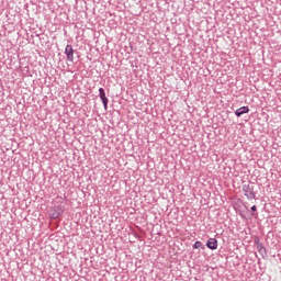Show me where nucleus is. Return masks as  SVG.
Listing matches in <instances>:
<instances>
[{
    "mask_svg": "<svg viewBox=\"0 0 281 281\" xmlns=\"http://www.w3.org/2000/svg\"><path fill=\"white\" fill-rule=\"evenodd\" d=\"M245 113H249V106H241L235 111V115L240 117V115H245Z\"/></svg>",
    "mask_w": 281,
    "mask_h": 281,
    "instance_id": "nucleus-7",
    "label": "nucleus"
},
{
    "mask_svg": "<svg viewBox=\"0 0 281 281\" xmlns=\"http://www.w3.org/2000/svg\"><path fill=\"white\" fill-rule=\"evenodd\" d=\"M65 210L61 206H55L52 211H50V218H60V216H63Z\"/></svg>",
    "mask_w": 281,
    "mask_h": 281,
    "instance_id": "nucleus-2",
    "label": "nucleus"
},
{
    "mask_svg": "<svg viewBox=\"0 0 281 281\" xmlns=\"http://www.w3.org/2000/svg\"><path fill=\"white\" fill-rule=\"evenodd\" d=\"M99 97L101 99V102L106 111L108 106H109V98H106V92H104V88H100L99 89Z\"/></svg>",
    "mask_w": 281,
    "mask_h": 281,
    "instance_id": "nucleus-3",
    "label": "nucleus"
},
{
    "mask_svg": "<svg viewBox=\"0 0 281 281\" xmlns=\"http://www.w3.org/2000/svg\"><path fill=\"white\" fill-rule=\"evenodd\" d=\"M243 192H244L245 196L248 199V201H252V199H256V192H254V186L244 184Z\"/></svg>",
    "mask_w": 281,
    "mask_h": 281,
    "instance_id": "nucleus-1",
    "label": "nucleus"
},
{
    "mask_svg": "<svg viewBox=\"0 0 281 281\" xmlns=\"http://www.w3.org/2000/svg\"><path fill=\"white\" fill-rule=\"evenodd\" d=\"M65 54L67 56V60H69V63H74V46L68 44L65 48Z\"/></svg>",
    "mask_w": 281,
    "mask_h": 281,
    "instance_id": "nucleus-4",
    "label": "nucleus"
},
{
    "mask_svg": "<svg viewBox=\"0 0 281 281\" xmlns=\"http://www.w3.org/2000/svg\"><path fill=\"white\" fill-rule=\"evenodd\" d=\"M193 249H202V250H204L205 249V245H203V243H201V241H195L193 244Z\"/></svg>",
    "mask_w": 281,
    "mask_h": 281,
    "instance_id": "nucleus-8",
    "label": "nucleus"
},
{
    "mask_svg": "<svg viewBox=\"0 0 281 281\" xmlns=\"http://www.w3.org/2000/svg\"><path fill=\"white\" fill-rule=\"evenodd\" d=\"M256 210H258V207L256 205L251 206V212H256Z\"/></svg>",
    "mask_w": 281,
    "mask_h": 281,
    "instance_id": "nucleus-9",
    "label": "nucleus"
},
{
    "mask_svg": "<svg viewBox=\"0 0 281 281\" xmlns=\"http://www.w3.org/2000/svg\"><path fill=\"white\" fill-rule=\"evenodd\" d=\"M257 251H259V254H260V256H262V258H266L267 248L265 247V245H262V243H260V240H257Z\"/></svg>",
    "mask_w": 281,
    "mask_h": 281,
    "instance_id": "nucleus-6",
    "label": "nucleus"
},
{
    "mask_svg": "<svg viewBox=\"0 0 281 281\" xmlns=\"http://www.w3.org/2000/svg\"><path fill=\"white\" fill-rule=\"evenodd\" d=\"M206 247L212 251L218 249V240H216V238H210L206 243Z\"/></svg>",
    "mask_w": 281,
    "mask_h": 281,
    "instance_id": "nucleus-5",
    "label": "nucleus"
}]
</instances>
